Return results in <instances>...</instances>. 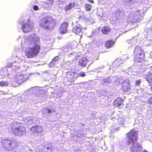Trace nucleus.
<instances>
[{
	"mask_svg": "<svg viewBox=\"0 0 152 152\" xmlns=\"http://www.w3.org/2000/svg\"><path fill=\"white\" fill-rule=\"evenodd\" d=\"M142 148L140 144L137 143L135 145H133L130 147V151L131 152H138L139 151L141 150Z\"/></svg>",
	"mask_w": 152,
	"mask_h": 152,
	"instance_id": "nucleus-12",
	"label": "nucleus"
},
{
	"mask_svg": "<svg viewBox=\"0 0 152 152\" xmlns=\"http://www.w3.org/2000/svg\"><path fill=\"white\" fill-rule=\"evenodd\" d=\"M145 78L150 85L152 84V73L146 74L145 75Z\"/></svg>",
	"mask_w": 152,
	"mask_h": 152,
	"instance_id": "nucleus-18",
	"label": "nucleus"
},
{
	"mask_svg": "<svg viewBox=\"0 0 152 152\" xmlns=\"http://www.w3.org/2000/svg\"><path fill=\"white\" fill-rule=\"evenodd\" d=\"M1 143L4 148L8 151L13 150L18 145L17 142L11 139H3Z\"/></svg>",
	"mask_w": 152,
	"mask_h": 152,
	"instance_id": "nucleus-4",
	"label": "nucleus"
},
{
	"mask_svg": "<svg viewBox=\"0 0 152 152\" xmlns=\"http://www.w3.org/2000/svg\"><path fill=\"white\" fill-rule=\"evenodd\" d=\"M124 100L121 98L117 97L113 101V105L115 107L124 106Z\"/></svg>",
	"mask_w": 152,
	"mask_h": 152,
	"instance_id": "nucleus-10",
	"label": "nucleus"
},
{
	"mask_svg": "<svg viewBox=\"0 0 152 152\" xmlns=\"http://www.w3.org/2000/svg\"><path fill=\"white\" fill-rule=\"evenodd\" d=\"M18 122H14L11 124V130L13 134L15 135L22 136L26 132V128L21 126Z\"/></svg>",
	"mask_w": 152,
	"mask_h": 152,
	"instance_id": "nucleus-3",
	"label": "nucleus"
},
{
	"mask_svg": "<svg viewBox=\"0 0 152 152\" xmlns=\"http://www.w3.org/2000/svg\"><path fill=\"white\" fill-rule=\"evenodd\" d=\"M141 82V81L140 79L136 80L135 82V85L136 86H139Z\"/></svg>",
	"mask_w": 152,
	"mask_h": 152,
	"instance_id": "nucleus-24",
	"label": "nucleus"
},
{
	"mask_svg": "<svg viewBox=\"0 0 152 152\" xmlns=\"http://www.w3.org/2000/svg\"><path fill=\"white\" fill-rule=\"evenodd\" d=\"M8 84V83L7 81H2L0 82V86H7Z\"/></svg>",
	"mask_w": 152,
	"mask_h": 152,
	"instance_id": "nucleus-21",
	"label": "nucleus"
},
{
	"mask_svg": "<svg viewBox=\"0 0 152 152\" xmlns=\"http://www.w3.org/2000/svg\"><path fill=\"white\" fill-rule=\"evenodd\" d=\"M58 59H58V56H56V57H55L53 58V59L52 60V61L50 63V64H51L52 63H53L54 61H58Z\"/></svg>",
	"mask_w": 152,
	"mask_h": 152,
	"instance_id": "nucleus-23",
	"label": "nucleus"
},
{
	"mask_svg": "<svg viewBox=\"0 0 152 152\" xmlns=\"http://www.w3.org/2000/svg\"><path fill=\"white\" fill-rule=\"evenodd\" d=\"M82 27L80 26H76L73 28L72 31L76 34H78L82 32Z\"/></svg>",
	"mask_w": 152,
	"mask_h": 152,
	"instance_id": "nucleus-17",
	"label": "nucleus"
},
{
	"mask_svg": "<svg viewBox=\"0 0 152 152\" xmlns=\"http://www.w3.org/2000/svg\"><path fill=\"white\" fill-rule=\"evenodd\" d=\"M99 56L98 55L96 57V60H97L99 59Z\"/></svg>",
	"mask_w": 152,
	"mask_h": 152,
	"instance_id": "nucleus-28",
	"label": "nucleus"
},
{
	"mask_svg": "<svg viewBox=\"0 0 152 152\" xmlns=\"http://www.w3.org/2000/svg\"><path fill=\"white\" fill-rule=\"evenodd\" d=\"M33 28V27L30 24L27 23L23 25L22 29L24 32L27 33L32 31Z\"/></svg>",
	"mask_w": 152,
	"mask_h": 152,
	"instance_id": "nucleus-13",
	"label": "nucleus"
},
{
	"mask_svg": "<svg viewBox=\"0 0 152 152\" xmlns=\"http://www.w3.org/2000/svg\"><path fill=\"white\" fill-rule=\"evenodd\" d=\"M115 41L113 40L110 39L106 41L104 44L105 47L107 49L111 48L115 44Z\"/></svg>",
	"mask_w": 152,
	"mask_h": 152,
	"instance_id": "nucleus-14",
	"label": "nucleus"
},
{
	"mask_svg": "<svg viewBox=\"0 0 152 152\" xmlns=\"http://www.w3.org/2000/svg\"><path fill=\"white\" fill-rule=\"evenodd\" d=\"M49 22L52 23L54 24L53 27V28L56 23L54 20L51 16H47L40 19L39 22V26L42 28L49 30L50 28V27L47 25V24Z\"/></svg>",
	"mask_w": 152,
	"mask_h": 152,
	"instance_id": "nucleus-5",
	"label": "nucleus"
},
{
	"mask_svg": "<svg viewBox=\"0 0 152 152\" xmlns=\"http://www.w3.org/2000/svg\"><path fill=\"white\" fill-rule=\"evenodd\" d=\"M84 8L86 11H90L92 8V6L90 4L87 3L85 4Z\"/></svg>",
	"mask_w": 152,
	"mask_h": 152,
	"instance_id": "nucleus-20",
	"label": "nucleus"
},
{
	"mask_svg": "<svg viewBox=\"0 0 152 152\" xmlns=\"http://www.w3.org/2000/svg\"><path fill=\"white\" fill-rule=\"evenodd\" d=\"M134 61L136 62H140L145 58V52L142 47L139 45L135 47L134 49Z\"/></svg>",
	"mask_w": 152,
	"mask_h": 152,
	"instance_id": "nucleus-2",
	"label": "nucleus"
},
{
	"mask_svg": "<svg viewBox=\"0 0 152 152\" xmlns=\"http://www.w3.org/2000/svg\"><path fill=\"white\" fill-rule=\"evenodd\" d=\"M30 130L32 133H39L42 131V128L39 126H35L31 127Z\"/></svg>",
	"mask_w": 152,
	"mask_h": 152,
	"instance_id": "nucleus-11",
	"label": "nucleus"
},
{
	"mask_svg": "<svg viewBox=\"0 0 152 152\" xmlns=\"http://www.w3.org/2000/svg\"><path fill=\"white\" fill-rule=\"evenodd\" d=\"M137 133V131H136L134 129H132L127 133L126 137L128 139L126 143L127 145H129L131 143H134L137 142L138 139Z\"/></svg>",
	"mask_w": 152,
	"mask_h": 152,
	"instance_id": "nucleus-6",
	"label": "nucleus"
},
{
	"mask_svg": "<svg viewBox=\"0 0 152 152\" xmlns=\"http://www.w3.org/2000/svg\"><path fill=\"white\" fill-rule=\"evenodd\" d=\"M33 9L35 10H39V8L37 5H34L33 6Z\"/></svg>",
	"mask_w": 152,
	"mask_h": 152,
	"instance_id": "nucleus-27",
	"label": "nucleus"
},
{
	"mask_svg": "<svg viewBox=\"0 0 152 152\" xmlns=\"http://www.w3.org/2000/svg\"><path fill=\"white\" fill-rule=\"evenodd\" d=\"M75 6V3L73 2L72 3H69V4L67 5L64 8V10L66 12H67L68 10H71L72 8L74 7Z\"/></svg>",
	"mask_w": 152,
	"mask_h": 152,
	"instance_id": "nucleus-19",
	"label": "nucleus"
},
{
	"mask_svg": "<svg viewBox=\"0 0 152 152\" xmlns=\"http://www.w3.org/2000/svg\"><path fill=\"white\" fill-rule=\"evenodd\" d=\"M148 103L149 104L152 103V97H151L148 100Z\"/></svg>",
	"mask_w": 152,
	"mask_h": 152,
	"instance_id": "nucleus-26",
	"label": "nucleus"
},
{
	"mask_svg": "<svg viewBox=\"0 0 152 152\" xmlns=\"http://www.w3.org/2000/svg\"><path fill=\"white\" fill-rule=\"evenodd\" d=\"M111 30V28L107 26H104L102 28L101 31L104 34H108Z\"/></svg>",
	"mask_w": 152,
	"mask_h": 152,
	"instance_id": "nucleus-16",
	"label": "nucleus"
},
{
	"mask_svg": "<svg viewBox=\"0 0 152 152\" xmlns=\"http://www.w3.org/2000/svg\"><path fill=\"white\" fill-rule=\"evenodd\" d=\"M150 86H151V89H152V85H150Z\"/></svg>",
	"mask_w": 152,
	"mask_h": 152,
	"instance_id": "nucleus-30",
	"label": "nucleus"
},
{
	"mask_svg": "<svg viewBox=\"0 0 152 152\" xmlns=\"http://www.w3.org/2000/svg\"><path fill=\"white\" fill-rule=\"evenodd\" d=\"M46 110H47L48 111L49 113H50L51 111V110H48L47 108L45 109Z\"/></svg>",
	"mask_w": 152,
	"mask_h": 152,
	"instance_id": "nucleus-29",
	"label": "nucleus"
},
{
	"mask_svg": "<svg viewBox=\"0 0 152 152\" xmlns=\"http://www.w3.org/2000/svg\"><path fill=\"white\" fill-rule=\"evenodd\" d=\"M131 88V85L129 81L126 80L123 81L121 83V89L123 91L127 92L129 91Z\"/></svg>",
	"mask_w": 152,
	"mask_h": 152,
	"instance_id": "nucleus-8",
	"label": "nucleus"
},
{
	"mask_svg": "<svg viewBox=\"0 0 152 152\" xmlns=\"http://www.w3.org/2000/svg\"><path fill=\"white\" fill-rule=\"evenodd\" d=\"M27 80V77H25L23 75H20L18 77L16 81L19 84H21L26 81Z\"/></svg>",
	"mask_w": 152,
	"mask_h": 152,
	"instance_id": "nucleus-15",
	"label": "nucleus"
},
{
	"mask_svg": "<svg viewBox=\"0 0 152 152\" xmlns=\"http://www.w3.org/2000/svg\"><path fill=\"white\" fill-rule=\"evenodd\" d=\"M68 80L70 81L73 80V79L74 77V75L71 74H69L67 75Z\"/></svg>",
	"mask_w": 152,
	"mask_h": 152,
	"instance_id": "nucleus-22",
	"label": "nucleus"
},
{
	"mask_svg": "<svg viewBox=\"0 0 152 152\" xmlns=\"http://www.w3.org/2000/svg\"><path fill=\"white\" fill-rule=\"evenodd\" d=\"M80 56H77L74 59H73V61L79 60L78 64L80 66L83 67H85L88 62L87 60L85 57H82L81 58H80Z\"/></svg>",
	"mask_w": 152,
	"mask_h": 152,
	"instance_id": "nucleus-7",
	"label": "nucleus"
},
{
	"mask_svg": "<svg viewBox=\"0 0 152 152\" xmlns=\"http://www.w3.org/2000/svg\"><path fill=\"white\" fill-rule=\"evenodd\" d=\"M86 76V74L85 72H82L79 74V76L81 77H84Z\"/></svg>",
	"mask_w": 152,
	"mask_h": 152,
	"instance_id": "nucleus-25",
	"label": "nucleus"
},
{
	"mask_svg": "<svg viewBox=\"0 0 152 152\" xmlns=\"http://www.w3.org/2000/svg\"><path fill=\"white\" fill-rule=\"evenodd\" d=\"M29 45H32L31 47L27 48L25 51L26 57L28 58H33L37 56L40 53L41 49L40 38L38 37L30 36Z\"/></svg>",
	"mask_w": 152,
	"mask_h": 152,
	"instance_id": "nucleus-1",
	"label": "nucleus"
},
{
	"mask_svg": "<svg viewBox=\"0 0 152 152\" xmlns=\"http://www.w3.org/2000/svg\"><path fill=\"white\" fill-rule=\"evenodd\" d=\"M68 25L69 24L67 22H64L62 23L59 28V32L61 34H64L67 32Z\"/></svg>",
	"mask_w": 152,
	"mask_h": 152,
	"instance_id": "nucleus-9",
	"label": "nucleus"
}]
</instances>
